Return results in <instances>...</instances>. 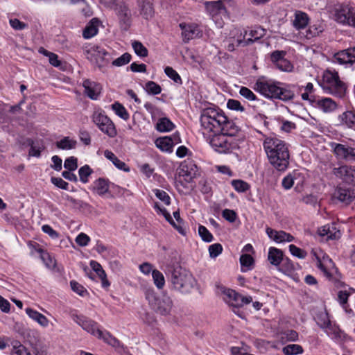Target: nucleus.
<instances>
[{
  "label": "nucleus",
  "instance_id": "7c9ffc66",
  "mask_svg": "<svg viewBox=\"0 0 355 355\" xmlns=\"http://www.w3.org/2000/svg\"><path fill=\"white\" fill-rule=\"evenodd\" d=\"M140 13L146 19H150L154 15L153 4L149 1L144 0L139 3Z\"/></svg>",
  "mask_w": 355,
  "mask_h": 355
},
{
  "label": "nucleus",
  "instance_id": "f3484780",
  "mask_svg": "<svg viewBox=\"0 0 355 355\" xmlns=\"http://www.w3.org/2000/svg\"><path fill=\"white\" fill-rule=\"evenodd\" d=\"M312 106L324 113H331L338 108L337 103L329 97L317 98L313 101Z\"/></svg>",
  "mask_w": 355,
  "mask_h": 355
},
{
  "label": "nucleus",
  "instance_id": "393cba45",
  "mask_svg": "<svg viewBox=\"0 0 355 355\" xmlns=\"http://www.w3.org/2000/svg\"><path fill=\"white\" fill-rule=\"evenodd\" d=\"M179 26L182 31V35L185 42L195 38L200 33L199 28L196 24L181 23Z\"/></svg>",
  "mask_w": 355,
  "mask_h": 355
},
{
  "label": "nucleus",
  "instance_id": "c9c22d12",
  "mask_svg": "<svg viewBox=\"0 0 355 355\" xmlns=\"http://www.w3.org/2000/svg\"><path fill=\"white\" fill-rule=\"evenodd\" d=\"M76 144L77 141L69 137H64L63 139L56 142V146L62 150L74 149Z\"/></svg>",
  "mask_w": 355,
  "mask_h": 355
},
{
  "label": "nucleus",
  "instance_id": "423d86ee",
  "mask_svg": "<svg viewBox=\"0 0 355 355\" xmlns=\"http://www.w3.org/2000/svg\"><path fill=\"white\" fill-rule=\"evenodd\" d=\"M146 299L150 308L157 314L163 316L171 315L173 310V302L171 297L165 293L156 295L153 291L146 292Z\"/></svg>",
  "mask_w": 355,
  "mask_h": 355
},
{
  "label": "nucleus",
  "instance_id": "49530a36",
  "mask_svg": "<svg viewBox=\"0 0 355 355\" xmlns=\"http://www.w3.org/2000/svg\"><path fill=\"white\" fill-rule=\"evenodd\" d=\"M92 173V170L88 165H85L80 168L78 171V174L80 176V180L83 183H87L88 182V177Z\"/></svg>",
  "mask_w": 355,
  "mask_h": 355
},
{
  "label": "nucleus",
  "instance_id": "4c0bfd02",
  "mask_svg": "<svg viewBox=\"0 0 355 355\" xmlns=\"http://www.w3.org/2000/svg\"><path fill=\"white\" fill-rule=\"evenodd\" d=\"M284 355H297L303 353L302 347L297 344H290L282 349Z\"/></svg>",
  "mask_w": 355,
  "mask_h": 355
},
{
  "label": "nucleus",
  "instance_id": "680f3d73",
  "mask_svg": "<svg viewBox=\"0 0 355 355\" xmlns=\"http://www.w3.org/2000/svg\"><path fill=\"white\" fill-rule=\"evenodd\" d=\"M282 338L286 341H296L298 339V334L294 330H287L282 333Z\"/></svg>",
  "mask_w": 355,
  "mask_h": 355
},
{
  "label": "nucleus",
  "instance_id": "6e6552de",
  "mask_svg": "<svg viewBox=\"0 0 355 355\" xmlns=\"http://www.w3.org/2000/svg\"><path fill=\"white\" fill-rule=\"evenodd\" d=\"M171 282L175 289L182 293H188L193 288L194 278L186 269L177 267L172 271Z\"/></svg>",
  "mask_w": 355,
  "mask_h": 355
},
{
  "label": "nucleus",
  "instance_id": "72a5a7b5",
  "mask_svg": "<svg viewBox=\"0 0 355 355\" xmlns=\"http://www.w3.org/2000/svg\"><path fill=\"white\" fill-rule=\"evenodd\" d=\"M175 125L168 118L164 117L158 120L156 124V129L161 132H169L173 130Z\"/></svg>",
  "mask_w": 355,
  "mask_h": 355
},
{
  "label": "nucleus",
  "instance_id": "aec40b11",
  "mask_svg": "<svg viewBox=\"0 0 355 355\" xmlns=\"http://www.w3.org/2000/svg\"><path fill=\"white\" fill-rule=\"evenodd\" d=\"M338 125L355 131V112L346 110L337 117Z\"/></svg>",
  "mask_w": 355,
  "mask_h": 355
},
{
  "label": "nucleus",
  "instance_id": "4be33fe9",
  "mask_svg": "<svg viewBox=\"0 0 355 355\" xmlns=\"http://www.w3.org/2000/svg\"><path fill=\"white\" fill-rule=\"evenodd\" d=\"M335 61L340 64H350L355 63V47L341 51L334 55Z\"/></svg>",
  "mask_w": 355,
  "mask_h": 355
},
{
  "label": "nucleus",
  "instance_id": "dca6fc26",
  "mask_svg": "<svg viewBox=\"0 0 355 355\" xmlns=\"http://www.w3.org/2000/svg\"><path fill=\"white\" fill-rule=\"evenodd\" d=\"M312 253L317 261L318 268H320L324 275H329V270L334 265L331 259L320 249L313 250Z\"/></svg>",
  "mask_w": 355,
  "mask_h": 355
},
{
  "label": "nucleus",
  "instance_id": "2eb2a0df",
  "mask_svg": "<svg viewBox=\"0 0 355 355\" xmlns=\"http://www.w3.org/2000/svg\"><path fill=\"white\" fill-rule=\"evenodd\" d=\"M331 146L338 158L355 161V148L337 143H331Z\"/></svg>",
  "mask_w": 355,
  "mask_h": 355
},
{
  "label": "nucleus",
  "instance_id": "c03bdc74",
  "mask_svg": "<svg viewBox=\"0 0 355 355\" xmlns=\"http://www.w3.org/2000/svg\"><path fill=\"white\" fill-rule=\"evenodd\" d=\"M12 353L16 355H32L28 349L19 342H15L13 344Z\"/></svg>",
  "mask_w": 355,
  "mask_h": 355
},
{
  "label": "nucleus",
  "instance_id": "864d4df0",
  "mask_svg": "<svg viewBox=\"0 0 355 355\" xmlns=\"http://www.w3.org/2000/svg\"><path fill=\"white\" fill-rule=\"evenodd\" d=\"M250 35H251V37L245 40V44H248L261 38L264 35V30L259 28L254 31H251Z\"/></svg>",
  "mask_w": 355,
  "mask_h": 355
},
{
  "label": "nucleus",
  "instance_id": "473e14b6",
  "mask_svg": "<svg viewBox=\"0 0 355 355\" xmlns=\"http://www.w3.org/2000/svg\"><path fill=\"white\" fill-rule=\"evenodd\" d=\"M94 191L99 196H103L109 191L108 182L103 178H98L94 182Z\"/></svg>",
  "mask_w": 355,
  "mask_h": 355
},
{
  "label": "nucleus",
  "instance_id": "de8ad7c7",
  "mask_svg": "<svg viewBox=\"0 0 355 355\" xmlns=\"http://www.w3.org/2000/svg\"><path fill=\"white\" fill-rule=\"evenodd\" d=\"M160 214H162L164 216L166 220L168 221L180 234H185V231L184 228L182 227V225H176L171 214L166 211L165 208L161 210Z\"/></svg>",
  "mask_w": 355,
  "mask_h": 355
},
{
  "label": "nucleus",
  "instance_id": "69168bd1",
  "mask_svg": "<svg viewBox=\"0 0 355 355\" xmlns=\"http://www.w3.org/2000/svg\"><path fill=\"white\" fill-rule=\"evenodd\" d=\"M90 241V238L85 233L79 234L76 238V243L82 247L87 246Z\"/></svg>",
  "mask_w": 355,
  "mask_h": 355
},
{
  "label": "nucleus",
  "instance_id": "ddd939ff",
  "mask_svg": "<svg viewBox=\"0 0 355 355\" xmlns=\"http://www.w3.org/2000/svg\"><path fill=\"white\" fill-rule=\"evenodd\" d=\"M180 177H182L187 182H191L198 174V167L194 161L187 159L183 161L178 169Z\"/></svg>",
  "mask_w": 355,
  "mask_h": 355
},
{
  "label": "nucleus",
  "instance_id": "09e8293b",
  "mask_svg": "<svg viewBox=\"0 0 355 355\" xmlns=\"http://www.w3.org/2000/svg\"><path fill=\"white\" fill-rule=\"evenodd\" d=\"M166 75L172 79L175 83L182 84V79L178 72L171 67H166L164 69Z\"/></svg>",
  "mask_w": 355,
  "mask_h": 355
},
{
  "label": "nucleus",
  "instance_id": "774afa93",
  "mask_svg": "<svg viewBox=\"0 0 355 355\" xmlns=\"http://www.w3.org/2000/svg\"><path fill=\"white\" fill-rule=\"evenodd\" d=\"M227 106L229 109L236 111H243V107L241 103L235 99H230L227 103Z\"/></svg>",
  "mask_w": 355,
  "mask_h": 355
},
{
  "label": "nucleus",
  "instance_id": "37998d69",
  "mask_svg": "<svg viewBox=\"0 0 355 355\" xmlns=\"http://www.w3.org/2000/svg\"><path fill=\"white\" fill-rule=\"evenodd\" d=\"M132 48L135 53L140 57H146L148 55L147 49L138 41H134L132 43Z\"/></svg>",
  "mask_w": 355,
  "mask_h": 355
},
{
  "label": "nucleus",
  "instance_id": "7ed1b4c3",
  "mask_svg": "<svg viewBox=\"0 0 355 355\" xmlns=\"http://www.w3.org/2000/svg\"><path fill=\"white\" fill-rule=\"evenodd\" d=\"M295 85H288L264 77L257 80L254 89L266 98L283 101H291L295 96Z\"/></svg>",
  "mask_w": 355,
  "mask_h": 355
},
{
  "label": "nucleus",
  "instance_id": "f03ea898",
  "mask_svg": "<svg viewBox=\"0 0 355 355\" xmlns=\"http://www.w3.org/2000/svg\"><path fill=\"white\" fill-rule=\"evenodd\" d=\"M263 148L269 162L279 171H285L289 164L290 153L288 144L277 137H267Z\"/></svg>",
  "mask_w": 355,
  "mask_h": 355
},
{
  "label": "nucleus",
  "instance_id": "e433bc0d",
  "mask_svg": "<svg viewBox=\"0 0 355 355\" xmlns=\"http://www.w3.org/2000/svg\"><path fill=\"white\" fill-rule=\"evenodd\" d=\"M37 251L40 254V258L47 268H55V261L51 257V255L46 251H44L42 248H38Z\"/></svg>",
  "mask_w": 355,
  "mask_h": 355
},
{
  "label": "nucleus",
  "instance_id": "9b49d317",
  "mask_svg": "<svg viewBox=\"0 0 355 355\" xmlns=\"http://www.w3.org/2000/svg\"><path fill=\"white\" fill-rule=\"evenodd\" d=\"M207 12L216 21L219 27L223 26V21L218 20V17L222 18L227 16V10L223 1H205L204 3Z\"/></svg>",
  "mask_w": 355,
  "mask_h": 355
},
{
  "label": "nucleus",
  "instance_id": "5fc2aeb1",
  "mask_svg": "<svg viewBox=\"0 0 355 355\" xmlns=\"http://www.w3.org/2000/svg\"><path fill=\"white\" fill-rule=\"evenodd\" d=\"M317 323L322 329L328 327L331 324L329 315L326 313H322L318 317Z\"/></svg>",
  "mask_w": 355,
  "mask_h": 355
},
{
  "label": "nucleus",
  "instance_id": "0eeeda50",
  "mask_svg": "<svg viewBox=\"0 0 355 355\" xmlns=\"http://www.w3.org/2000/svg\"><path fill=\"white\" fill-rule=\"evenodd\" d=\"M206 140L209 143L212 148L220 153H225L230 149L240 148L243 144V137H241L236 142L233 141L232 139L228 138L229 135L225 133L211 134L203 135Z\"/></svg>",
  "mask_w": 355,
  "mask_h": 355
},
{
  "label": "nucleus",
  "instance_id": "2f4dec72",
  "mask_svg": "<svg viewBox=\"0 0 355 355\" xmlns=\"http://www.w3.org/2000/svg\"><path fill=\"white\" fill-rule=\"evenodd\" d=\"M104 156L110 160L113 164L118 168L119 169L123 170L124 171H128L129 168L127 167L125 162L121 161L118 159L116 155L110 150H106L104 151Z\"/></svg>",
  "mask_w": 355,
  "mask_h": 355
},
{
  "label": "nucleus",
  "instance_id": "3c124183",
  "mask_svg": "<svg viewBox=\"0 0 355 355\" xmlns=\"http://www.w3.org/2000/svg\"><path fill=\"white\" fill-rule=\"evenodd\" d=\"M153 192L156 197L159 199L161 201H162L166 205H169L171 203V198L168 194L161 189H154Z\"/></svg>",
  "mask_w": 355,
  "mask_h": 355
},
{
  "label": "nucleus",
  "instance_id": "bb28decb",
  "mask_svg": "<svg viewBox=\"0 0 355 355\" xmlns=\"http://www.w3.org/2000/svg\"><path fill=\"white\" fill-rule=\"evenodd\" d=\"M25 311L30 318L38 323L41 327L45 328L49 326V320L44 315L29 307L26 308Z\"/></svg>",
  "mask_w": 355,
  "mask_h": 355
},
{
  "label": "nucleus",
  "instance_id": "5701e85b",
  "mask_svg": "<svg viewBox=\"0 0 355 355\" xmlns=\"http://www.w3.org/2000/svg\"><path fill=\"white\" fill-rule=\"evenodd\" d=\"M266 234L270 239L279 243L291 242L294 240V237L291 234L282 230L277 231L268 227L266 229Z\"/></svg>",
  "mask_w": 355,
  "mask_h": 355
},
{
  "label": "nucleus",
  "instance_id": "412c9836",
  "mask_svg": "<svg viewBox=\"0 0 355 355\" xmlns=\"http://www.w3.org/2000/svg\"><path fill=\"white\" fill-rule=\"evenodd\" d=\"M83 86L85 94L89 98L96 100L99 97L102 90V87L100 84L87 79L83 81Z\"/></svg>",
  "mask_w": 355,
  "mask_h": 355
},
{
  "label": "nucleus",
  "instance_id": "0e129e2a",
  "mask_svg": "<svg viewBox=\"0 0 355 355\" xmlns=\"http://www.w3.org/2000/svg\"><path fill=\"white\" fill-rule=\"evenodd\" d=\"M289 250L291 253L295 257H297L300 259H304L306 257V253L302 249L295 246V245H290Z\"/></svg>",
  "mask_w": 355,
  "mask_h": 355
},
{
  "label": "nucleus",
  "instance_id": "a18cd8bd",
  "mask_svg": "<svg viewBox=\"0 0 355 355\" xmlns=\"http://www.w3.org/2000/svg\"><path fill=\"white\" fill-rule=\"evenodd\" d=\"M97 33V26L94 25V22L92 21L91 24H89L88 26L85 27V28L83 31V35L84 38L89 39L96 35Z\"/></svg>",
  "mask_w": 355,
  "mask_h": 355
},
{
  "label": "nucleus",
  "instance_id": "4d7b16f0",
  "mask_svg": "<svg viewBox=\"0 0 355 355\" xmlns=\"http://www.w3.org/2000/svg\"><path fill=\"white\" fill-rule=\"evenodd\" d=\"M286 53L284 51H275L272 52L270 55V59L272 62L276 66L279 62L280 60H283L285 58Z\"/></svg>",
  "mask_w": 355,
  "mask_h": 355
},
{
  "label": "nucleus",
  "instance_id": "f8f14e48",
  "mask_svg": "<svg viewBox=\"0 0 355 355\" xmlns=\"http://www.w3.org/2000/svg\"><path fill=\"white\" fill-rule=\"evenodd\" d=\"M73 321L80 326L83 329L93 335L94 336L101 338L103 336V331L98 328L97 322L87 318L83 315H73Z\"/></svg>",
  "mask_w": 355,
  "mask_h": 355
},
{
  "label": "nucleus",
  "instance_id": "a19ab883",
  "mask_svg": "<svg viewBox=\"0 0 355 355\" xmlns=\"http://www.w3.org/2000/svg\"><path fill=\"white\" fill-rule=\"evenodd\" d=\"M152 277L154 284L159 288H162L165 285V279L163 274L158 270H153Z\"/></svg>",
  "mask_w": 355,
  "mask_h": 355
},
{
  "label": "nucleus",
  "instance_id": "bf43d9fd",
  "mask_svg": "<svg viewBox=\"0 0 355 355\" xmlns=\"http://www.w3.org/2000/svg\"><path fill=\"white\" fill-rule=\"evenodd\" d=\"M77 158L70 157L66 159L64 163V167L70 171H75L78 167Z\"/></svg>",
  "mask_w": 355,
  "mask_h": 355
},
{
  "label": "nucleus",
  "instance_id": "f257e3e1",
  "mask_svg": "<svg viewBox=\"0 0 355 355\" xmlns=\"http://www.w3.org/2000/svg\"><path fill=\"white\" fill-rule=\"evenodd\" d=\"M200 123L202 135L208 137L213 133H225L234 137L240 132L243 135L241 128L234 121L227 120L219 109L208 107L204 110L200 116Z\"/></svg>",
  "mask_w": 355,
  "mask_h": 355
},
{
  "label": "nucleus",
  "instance_id": "1a4fd4ad",
  "mask_svg": "<svg viewBox=\"0 0 355 355\" xmlns=\"http://www.w3.org/2000/svg\"><path fill=\"white\" fill-rule=\"evenodd\" d=\"M92 119L93 122L104 134H106L112 138L116 135L117 132L114 123L105 114L104 111L101 110L94 111L92 116Z\"/></svg>",
  "mask_w": 355,
  "mask_h": 355
},
{
  "label": "nucleus",
  "instance_id": "338daca9",
  "mask_svg": "<svg viewBox=\"0 0 355 355\" xmlns=\"http://www.w3.org/2000/svg\"><path fill=\"white\" fill-rule=\"evenodd\" d=\"M100 339L104 340L106 343L114 347H116L119 344V342L117 339L112 336L108 332L106 331H103V336L101 337Z\"/></svg>",
  "mask_w": 355,
  "mask_h": 355
},
{
  "label": "nucleus",
  "instance_id": "f704fd0d",
  "mask_svg": "<svg viewBox=\"0 0 355 355\" xmlns=\"http://www.w3.org/2000/svg\"><path fill=\"white\" fill-rule=\"evenodd\" d=\"M171 142L169 137L166 136L157 138L155 140V145L161 150L171 153L173 151V146Z\"/></svg>",
  "mask_w": 355,
  "mask_h": 355
},
{
  "label": "nucleus",
  "instance_id": "c756f323",
  "mask_svg": "<svg viewBox=\"0 0 355 355\" xmlns=\"http://www.w3.org/2000/svg\"><path fill=\"white\" fill-rule=\"evenodd\" d=\"M321 236H327L328 239H336L340 237V233L336 230L334 225H326L320 227L318 230Z\"/></svg>",
  "mask_w": 355,
  "mask_h": 355
},
{
  "label": "nucleus",
  "instance_id": "6e6d98bb",
  "mask_svg": "<svg viewBox=\"0 0 355 355\" xmlns=\"http://www.w3.org/2000/svg\"><path fill=\"white\" fill-rule=\"evenodd\" d=\"M275 67L284 72H291L293 69V65L286 58L282 61L280 60V62Z\"/></svg>",
  "mask_w": 355,
  "mask_h": 355
},
{
  "label": "nucleus",
  "instance_id": "b1692460",
  "mask_svg": "<svg viewBox=\"0 0 355 355\" xmlns=\"http://www.w3.org/2000/svg\"><path fill=\"white\" fill-rule=\"evenodd\" d=\"M354 166L343 165L333 169V173L345 182L350 183L353 178Z\"/></svg>",
  "mask_w": 355,
  "mask_h": 355
},
{
  "label": "nucleus",
  "instance_id": "13d9d810",
  "mask_svg": "<svg viewBox=\"0 0 355 355\" xmlns=\"http://www.w3.org/2000/svg\"><path fill=\"white\" fill-rule=\"evenodd\" d=\"M223 247L219 243H214L209 247V253L211 258H216L222 253Z\"/></svg>",
  "mask_w": 355,
  "mask_h": 355
},
{
  "label": "nucleus",
  "instance_id": "20e7f679",
  "mask_svg": "<svg viewBox=\"0 0 355 355\" xmlns=\"http://www.w3.org/2000/svg\"><path fill=\"white\" fill-rule=\"evenodd\" d=\"M216 295L241 318H244V297L223 285H217Z\"/></svg>",
  "mask_w": 355,
  "mask_h": 355
},
{
  "label": "nucleus",
  "instance_id": "a211bd4d",
  "mask_svg": "<svg viewBox=\"0 0 355 355\" xmlns=\"http://www.w3.org/2000/svg\"><path fill=\"white\" fill-rule=\"evenodd\" d=\"M334 196L340 202L349 204L355 198V189L346 186L338 187Z\"/></svg>",
  "mask_w": 355,
  "mask_h": 355
},
{
  "label": "nucleus",
  "instance_id": "4468645a",
  "mask_svg": "<svg viewBox=\"0 0 355 355\" xmlns=\"http://www.w3.org/2000/svg\"><path fill=\"white\" fill-rule=\"evenodd\" d=\"M353 8L347 5L338 6L334 10V19L340 24L351 26L352 15H355Z\"/></svg>",
  "mask_w": 355,
  "mask_h": 355
},
{
  "label": "nucleus",
  "instance_id": "9d476101",
  "mask_svg": "<svg viewBox=\"0 0 355 355\" xmlns=\"http://www.w3.org/2000/svg\"><path fill=\"white\" fill-rule=\"evenodd\" d=\"M87 58L98 67L101 68L106 65L110 60V53L105 48L98 45H91L85 50Z\"/></svg>",
  "mask_w": 355,
  "mask_h": 355
},
{
  "label": "nucleus",
  "instance_id": "052dcab7",
  "mask_svg": "<svg viewBox=\"0 0 355 355\" xmlns=\"http://www.w3.org/2000/svg\"><path fill=\"white\" fill-rule=\"evenodd\" d=\"M324 330L331 338H336L340 336L339 328L332 324H329L328 327L324 328Z\"/></svg>",
  "mask_w": 355,
  "mask_h": 355
},
{
  "label": "nucleus",
  "instance_id": "c85d7f7f",
  "mask_svg": "<svg viewBox=\"0 0 355 355\" xmlns=\"http://www.w3.org/2000/svg\"><path fill=\"white\" fill-rule=\"evenodd\" d=\"M90 266L92 270L96 273V275L101 279L102 286L103 288H107L110 284L107 279V275L105 270L103 269L101 265L96 261H91Z\"/></svg>",
  "mask_w": 355,
  "mask_h": 355
},
{
  "label": "nucleus",
  "instance_id": "8fccbe9b",
  "mask_svg": "<svg viewBox=\"0 0 355 355\" xmlns=\"http://www.w3.org/2000/svg\"><path fill=\"white\" fill-rule=\"evenodd\" d=\"M198 234L201 239L205 242H211L214 239L212 234L207 227L201 225L198 227Z\"/></svg>",
  "mask_w": 355,
  "mask_h": 355
},
{
  "label": "nucleus",
  "instance_id": "58836bf2",
  "mask_svg": "<svg viewBox=\"0 0 355 355\" xmlns=\"http://www.w3.org/2000/svg\"><path fill=\"white\" fill-rule=\"evenodd\" d=\"M324 30V26L320 22H317L311 26L306 31V37L309 39L318 35Z\"/></svg>",
  "mask_w": 355,
  "mask_h": 355
},
{
  "label": "nucleus",
  "instance_id": "39448f33",
  "mask_svg": "<svg viewBox=\"0 0 355 355\" xmlns=\"http://www.w3.org/2000/svg\"><path fill=\"white\" fill-rule=\"evenodd\" d=\"M322 87L326 93L339 98H344L347 92L345 83L340 80L338 73L331 69L324 71Z\"/></svg>",
  "mask_w": 355,
  "mask_h": 355
},
{
  "label": "nucleus",
  "instance_id": "79ce46f5",
  "mask_svg": "<svg viewBox=\"0 0 355 355\" xmlns=\"http://www.w3.org/2000/svg\"><path fill=\"white\" fill-rule=\"evenodd\" d=\"M146 91L152 95H157L161 93L162 88L161 87L153 81H148L144 87Z\"/></svg>",
  "mask_w": 355,
  "mask_h": 355
},
{
  "label": "nucleus",
  "instance_id": "603ef678",
  "mask_svg": "<svg viewBox=\"0 0 355 355\" xmlns=\"http://www.w3.org/2000/svg\"><path fill=\"white\" fill-rule=\"evenodd\" d=\"M130 60H131V55L128 53H125L122 55H121L119 58L114 60L112 62V64L114 66H116V67H121V66H123V65L128 64V62H130Z\"/></svg>",
  "mask_w": 355,
  "mask_h": 355
},
{
  "label": "nucleus",
  "instance_id": "6ab92c4d",
  "mask_svg": "<svg viewBox=\"0 0 355 355\" xmlns=\"http://www.w3.org/2000/svg\"><path fill=\"white\" fill-rule=\"evenodd\" d=\"M114 10L119 19L121 27L126 30L131 22V13L128 7L124 3H120L116 4Z\"/></svg>",
  "mask_w": 355,
  "mask_h": 355
},
{
  "label": "nucleus",
  "instance_id": "ea45409f",
  "mask_svg": "<svg viewBox=\"0 0 355 355\" xmlns=\"http://www.w3.org/2000/svg\"><path fill=\"white\" fill-rule=\"evenodd\" d=\"M112 109L114 111L115 114L121 119L124 120L128 119L129 114L122 104L115 102L112 105Z\"/></svg>",
  "mask_w": 355,
  "mask_h": 355
},
{
  "label": "nucleus",
  "instance_id": "a878e982",
  "mask_svg": "<svg viewBox=\"0 0 355 355\" xmlns=\"http://www.w3.org/2000/svg\"><path fill=\"white\" fill-rule=\"evenodd\" d=\"M308 15L301 10H296L292 19V25L296 30L304 29L309 23Z\"/></svg>",
  "mask_w": 355,
  "mask_h": 355
},
{
  "label": "nucleus",
  "instance_id": "e2e57ef3",
  "mask_svg": "<svg viewBox=\"0 0 355 355\" xmlns=\"http://www.w3.org/2000/svg\"><path fill=\"white\" fill-rule=\"evenodd\" d=\"M70 285L71 289L80 296H84L85 294L87 293V290L77 282L71 281Z\"/></svg>",
  "mask_w": 355,
  "mask_h": 355
},
{
  "label": "nucleus",
  "instance_id": "cd10ccee",
  "mask_svg": "<svg viewBox=\"0 0 355 355\" xmlns=\"http://www.w3.org/2000/svg\"><path fill=\"white\" fill-rule=\"evenodd\" d=\"M268 259L272 265L275 266H279L282 261H284L282 251L274 247L269 248Z\"/></svg>",
  "mask_w": 355,
  "mask_h": 355
}]
</instances>
